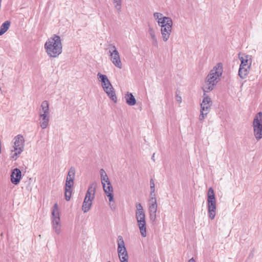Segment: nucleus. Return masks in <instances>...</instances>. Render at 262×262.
Here are the masks:
<instances>
[{"label": "nucleus", "instance_id": "6", "mask_svg": "<svg viewBox=\"0 0 262 262\" xmlns=\"http://www.w3.org/2000/svg\"><path fill=\"white\" fill-rule=\"evenodd\" d=\"M252 126L253 135L257 141L262 138V112L258 113L254 117Z\"/></svg>", "mask_w": 262, "mask_h": 262}, {"label": "nucleus", "instance_id": "10", "mask_svg": "<svg viewBox=\"0 0 262 262\" xmlns=\"http://www.w3.org/2000/svg\"><path fill=\"white\" fill-rule=\"evenodd\" d=\"M109 53L111 60L112 61L113 63L119 69H121L122 63L121 61L120 55L116 47L114 45H110Z\"/></svg>", "mask_w": 262, "mask_h": 262}, {"label": "nucleus", "instance_id": "14", "mask_svg": "<svg viewBox=\"0 0 262 262\" xmlns=\"http://www.w3.org/2000/svg\"><path fill=\"white\" fill-rule=\"evenodd\" d=\"M102 186L105 193L108 197L110 202H112L114 200V195L112 193L113 191V187L110 182L102 184Z\"/></svg>", "mask_w": 262, "mask_h": 262}, {"label": "nucleus", "instance_id": "30", "mask_svg": "<svg viewBox=\"0 0 262 262\" xmlns=\"http://www.w3.org/2000/svg\"><path fill=\"white\" fill-rule=\"evenodd\" d=\"M150 193L149 195V197H156V194L155 193V183L153 179H151L150 180Z\"/></svg>", "mask_w": 262, "mask_h": 262}, {"label": "nucleus", "instance_id": "1", "mask_svg": "<svg viewBox=\"0 0 262 262\" xmlns=\"http://www.w3.org/2000/svg\"><path fill=\"white\" fill-rule=\"evenodd\" d=\"M223 73V66L221 63H217L210 71L205 79L202 86L204 95L212 91L221 80Z\"/></svg>", "mask_w": 262, "mask_h": 262}, {"label": "nucleus", "instance_id": "33", "mask_svg": "<svg viewBox=\"0 0 262 262\" xmlns=\"http://www.w3.org/2000/svg\"><path fill=\"white\" fill-rule=\"evenodd\" d=\"M110 206L112 210H114L116 209V205L115 202L113 201L110 202Z\"/></svg>", "mask_w": 262, "mask_h": 262}, {"label": "nucleus", "instance_id": "26", "mask_svg": "<svg viewBox=\"0 0 262 262\" xmlns=\"http://www.w3.org/2000/svg\"><path fill=\"white\" fill-rule=\"evenodd\" d=\"M75 173V168L74 167H71L69 170L67 179L74 181Z\"/></svg>", "mask_w": 262, "mask_h": 262}, {"label": "nucleus", "instance_id": "12", "mask_svg": "<svg viewBox=\"0 0 262 262\" xmlns=\"http://www.w3.org/2000/svg\"><path fill=\"white\" fill-rule=\"evenodd\" d=\"M172 22L168 23L167 24L162 26L161 27V32L162 39L164 42H166L170 35L172 31Z\"/></svg>", "mask_w": 262, "mask_h": 262}, {"label": "nucleus", "instance_id": "11", "mask_svg": "<svg viewBox=\"0 0 262 262\" xmlns=\"http://www.w3.org/2000/svg\"><path fill=\"white\" fill-rule=\"evenodd\" d=\"M118 253L121 262H128V254L125 247L124 242L122 236H119L118 239Z\"/></svg>", "mask_w": 262, "mask_h": 262}, {"label": "nucleus", "instance_id": "19", "mask_svg": "<svg viewBox=\"0 0 262 262\" xmlns=\"http://www.w3.org/2000/svg\"><path fill=\"white\" fill-rule=\"evenodd\" d=\"M39 123L40 126L42 129L46 128L49 125L50 120V115L39 114Z\"/></svg>", "mask_w": 262, "mask_h": 262}, {"label": "nucleus", "instance_id": "7", "mask_svg": "<svg viewBox=\"0 0 262 262\" xmlns=\"http://www.w3.org/2000/svg\"><path fill=\"white\" fill-rule=\"evenodd\" d=\"M52 222L53 231L57 234L61 233V223L58 207L57 203L55 204L52 212Z\"/></svg>", "mask_w": 262, "mask_h": 262}, {"label": "nucleus", "instance_id": "36", "mask_svg": "<svg viewBox=\"0 0 262 262\" xmlns=\"http://www.w3.org/2000/svg\"><path fill=\"white\" fill-rule=\"evenodd\" d=\"M188 262H195V260L193 258H190Z\"/></svg>", "mask_w": 262, "mask_h": 262}, {"label": "nucleus", "instance_id": "9", "mask_svg": "<svg viewBox=\"0 0 262 262\" xmlns=\"http://www.w3.org/2000/svg\"><path fill=\"white\" fill-rule=\"evenodd\" d=\"M212 101L210 98L206 96V94L204 95L202 102L201 103V114L199 117L200 121H202L209 113Z\"/></svg>", "mask_w": 262, "mask_h": 262}, {"label": "nucleus", "instance_id": "15", "mask_svg": "<svg viewBox=\"0 0 262 262\" xmlns=\"http://www.w3.org/2000/svg\"><path fill=\"white\" fill-rule=\"evenodd\" d=\"M104 91L107 94V96L115 102H117V98L116 96L115 92L114 91V88L111 84L110 85L103 86Z\"/></svg>", "mask_w": 262, "mask_h": 262}, {"label": "nucleus", "instance_id": "3", "mask_svg": "<svg viewBox=\"0 0 262 262\" xmlns=\"http://www.w3.org/2000/svg\"><path fill=\"white\" fill-rule=\"evenodd\" d=\"M135 218L141 236L145 237L147 236L146 223L145 213L141 203H136L135 204Z\"/></svg>", "mask_w": 262, "mask_h": 262}, {"label": "nucleus", "instance_id": "37", "mask_svg": "<svg viewBox=\"0 0 262 262\" xmlns=\"http://www.w3.org/2000/svg\"><path fill=\"white\" fill-rule=\"evenodd\" d=\"M23 172V175H24V173H26V171H24L23 170H22Z\"/></svg>", "mask_w": 262, "mask_h": 262}, {"label": "nucleus", "instance_id": "16", "mask_svg": "<svg viewBox=\"0 0 262 262\" xmlns=\"http://www.w3.org/2000/svg\"><path fill=\"white\" fill-rule=\"evenodd\" d=\"M73 181L66 179L65 186V198L67 201H69L71 199L72 193V187L73 185Z\"/></svg>", "mask_w": 262, "mask_h": 262}, {"label": "nucleus", "instance_id": "32", "mask_svg": "<svg viewBox=\"0 0 262 262\" xmlns=\"http://www.w3.org/2000/svg\"><path fill=\"white\" fill-rule=\"evenodd\" d=\"M21 178V171L17 168V184Z\"/></svg>", "mask_w": 262, "mask_h": 262}, {"label": "nucleus", "instance_id": "23", "mask_svg": "<svg viewBox=\"0 0 262 262\" xmlns=\"http://www.w3.org/2000/svg\"><path fill=\"white\" fill-rule=\"evenodd\" d=\"M124 97L126 100V102L128 105L130 106H133L136 104V99L132 93L127 92L125 95Z\"/></svg>", "mask_w": 262, "mask_h": 262}, {"label": "nucleus", "instance_id": "38", "mask_svg": "<svg viewBox=\"0 0 262 262\" xmlns=\"http://www.w3.org/2000/svg\"><path fill=\"white\" fill-rule=\"evenodd\" d=\"M107 262H111L110 261H108Z\"/></svg>", "mask_w": 262, "mask_h": 262}, {"label": "nucleus", "instance_id": "24", "mask_svg": "<svg viewBox=\"0 0 262 262\" xmlns=\"http://www.w3.org/2000/svg\"><path fill=\"white\" fill-rule=\"evenodd\" d=\"M10 24V21L7 20L2 25L0 28V36L4 34L9 29Z\"/></svg>", "mask_w": 262, "mask_h": 262}, {"label": "nucleus", "instance_id": "27", "mask_svg": "<svg viewBox=\"0 0 262 262\" xmlns=\"http://www.w3.org/2000/svg\"><path fill=\"white\" fill-rule=\"evenodd\" d=\"M113 4L115 9L119 13L121 11L122 0H113Z\"/></svg>", "mask_w": 262, "mask_h": 262}, {"label": "nucleus", "instance_id": "21", "mask_svg": "<svg viewBox=\"0 0 262 262\" xmlns=\"http://www.w3.org/2000/svg\"><path fill=\"white\" fill-rule=\"evenodd\" d=\"M39 114L50 115L49 103L48 101L45 100L42 102L39 110Z\"/></svg>", "mask_w": 262, "mask_h": 262}, {"label": "nucleus", "instance_id": "28", "mask_svg": "<svg viewBox=\"0 0 262 262\" xmlns=\"http://www.w3.org/2000/svg\"><path fill=\"white\" fill-rule=\"evenodd\" d=\"M92 203L86 202H83L82 206V210L84 212H87L90 210V209L91 208Z\"/></svg>", "mask_w": 262, "mask_h": 262}, {"label": "nucleus", "instance_id": "2", "mask_svg": "<svg viewBox=\"0 0 262 262\" xmlns=\"http://www.w3.org/2000/svg\"><path fill=\"white\" fill-rule=\"evenodd\" d=\"M62 43L60 37L54 35L49 38L45 44V49L48 55L55 58L62 53Z\"/></svg>", "mask_w": 262, "mask_h": 262}, {"label": "nucleus", "instance_id": "34", "mask_svg": "<svg viewBox=\"0 0 262 262\" xmlns=\"http://www.w3.org/2000/svg\"><path fill=\"white\" fill-rule=\"evenodd\" d=\"M93 200H92V199H91L90 198H88L85 196L83 202H89V203H92Z\"/></svg>", "mask_w": 262, "mask_h": 262}, {"label": "nucleus", "instance_id": "22", "mask_svg": "<svg viewBox=\"0 0 262 262\" xmlns=\"http://www.w3.org/2000/svg\"><path fill=\"white\" fill-rule=\"evenodd\" d=\"M97 77L99 81L102 83V88L107 85H110V84H111L106 75L98 73L97 74Z\"/></svg>", "mask_w": 262, "mask_h": 262}, {"label": "nucleus", "instance_id": "31", "mask_svg": "<svg viewBox=\"0 0 262 262\" xmlns=\"http://www.w3.org/2000/svg\"><path fill=\"white\" fill-rule=\"evenodd\" d=\"M11 181L14 185H16V168L12 170L11 174Z\"/></svg>", "mask_w": 262, "mask_h": 262}, {"label": "nucleus", "instance_id": "13", "mask_svg": "<svg viewBox=\"0 0 262 262\" xmlns=\"http://www.w3.org/2000/svg\"><path fill=\"white\" fill-rule=\"evenodd\" d=\"M154 18L157 21V23L160 27L167 24L168 23H171L172 20L171 18L163 16L161 13L155 12L153 14Z\"/></svg>", "mask_w": 262, "mask_h": 262}, {"label": "nucleus", "instance_id": "20", "mask_svg": "<svg viewBox=\"0 0 262 262\" xmlns=\"http://www.w3.org/2000/svg\"><path fill=\"white\" fill-rule=\"evenodd\" d=\"M25 139L20 135H17V155L20 154L24 150Z\"/></svg>", "mask_w": 262, "mask_h": 262}, {"label": "nucleus", "instance_id": "25", "mask_svg": "<svg viewBox=\"0 0 262 262\" xmlns=\"http://www.w3.org/2000/svg\"><path fill=\"white\" fill-rule=\"evenodd\" d=\"M100 174L101 177V180L102 184L110 182L109 181L108 177L103 169H101L100 170Z\"/></svg>", "mask_w": 262, "mask_h": 262}, {"label": "nucleus", "instance_id": "4", "mask_svg": "<svg viewBox=\"0 0 262 262\" xmlns=\"http://www.w3.org/2000/svg\"><path fill=\"white\" fill-rule=\"evenodd\" d=\"M238 58L241 61V64L238 70V75L242 79H245L249 74L251 69L252 58L251 55L239 53Z\"/></svg>", "mask_w": 262, "mask_h": 262}, {"label": "nucleus", "instance_id": "8", "mask_svg": "<svg viewBox=\"0 0 262 262\" xmlns=\"http://www.w3.org/2000/svg\"><path fill=\"white\" fill-rule=\"evenodd\" d=\"M148 211L150 220L152 222H155L157 219V211L158 209V204L156 197H149L148 200Z\"/></svg>", "mask_w": 262, "mask_h": 262}, {"label": "nucleus", "instance_id": "35", "mask_svg": "<svg viewBox=\"0 0 262 262\" xmlns=\"http://www.w3.org/2000/svg\"><path fill=\"white\" fill-rule=\"evenodd\" d=\"M176 99H177V101L178 102H179V103H181L182 102L181 97L179 95L176 96Z\"/></svg>", "mask_w": 262, "mask_h": 262}, {"label": "nucleus", "instance_id": "18", "mask_svg": "<svg viewBox=\"0 0 262 262\" xmlns=\"http://www.w3.org/2000/svg\"><path fill=\"white\" fill-rule=\"evenodd\" d=\"M148 32L149 35L150 36V40L152 43V45L156 47H158V41L156 35V31L155 30L150 26L148 27Z\"/></svg>", "mask_w": 262, "mask_h": 262}, {"label": "nucleus", "instance_id": "17", "mask_svg": "<svg viewBox=\"0 0 262 262\" xmlns=\"http://www.w3.org/2000/svg\"><path fill=\"white\" fill-rule=\"evenodd\" d=\"M96 187L97 183L96 182L92 183L88 189L85 197L94 200L95 198Z\"/></svg>", "mask_w": 262, "mask_h": 262}, {"label": "nucleus", "instance_id": "5", "mask_svg": "<svg viewBox=\"0 0 262 262\" xmlns=\"http://www.w3.org/2000/svg\"><path fill=\"white\" fill-rule=\"evenodd\" d=\"M207 207L209 219L213 220L216 214V200L213 188H209L207 193Z\"/></svg>", "mask_w": 262, "mask_h": 262}, {"label": "nucleus", "instance_id": "29", "mask_svg": "<svg viewBox=\"0 0 262 262\" xmlns=\"http://www.w3.org/2000/svg\"><path fill=\"white\" fill-rule=\"evenodd\" d=\"M16 137L14 138L13 140V147L14 148V150H12V152L14 151V153L13 154L12 156L11 157V160H16V158H15V157H16Z\"/></svg>", "mask_w": 262, "mask_h": 262}]
</instances>
